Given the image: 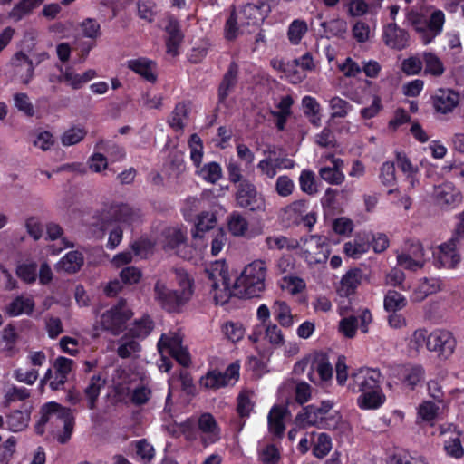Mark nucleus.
<instances>
[{
  "mask_svg": "<svg viewBox=\"0 0 464 464\" xmlns=\"http://www.w3.org/2000/svg\"><path fill=\"white\" fill-rule=\"evenodd\" d=\"M40 415L34 426L38 435H44L47 430L60 444H66L71 440L75 427V417L72 409L50 401L41 407Z\"/></svg>",
  "mask_w": 464,
  "mask_h": 464,
  "instance_id": "1",
  "label": "nucleus"
},
{
  "mask_svg": "<svg viewBox=\"0 0 464 464\" xmlns=\"http://www.w3.org/2000/svg\"><path fill=\"white\" fill-rule=\"evenodd\" d=\"M267 1L256 0V2L248 3L238 14L232 11L225 26L226 38L231 41L236 39L239 33L251 34L250 27H257L270 13Z\"/></svg>",
  "mask_w": 464,
  "mask_h": 464,
  "instance_id": "2",
  "label": "nucleus"
},
{
  "mask_svg": "<svg viewBox=\"0 0 464 464\" xmlns=\"http://www.w3.org/2000/svg\"><path fill=\"white\" fill-rule=\"evenodd\" d=\"M174 272L180 290L169 289L160 281H157L154 285L155 300L162 309L169 313L181 312L182 307L193 295V280L189 278L185 270L176 268Z\"/></svg>",
  "mask_w": 464,
  "mask_h": 464,
  "instance_id": "3",
  "label": "nucleus"
},
{
  "mask_svg": "<svg viewBox=\"0 0 464 464\" xmlns=\"http://www.w3.org/2000/svg\"><path fill=\"white\" fill-rule=\"evenodd\" d=\"M266 273V266L262 260H256L247 265L234 283L235 296L239 298L259 296L265 289Z\"/></svg>",
  "mask_w": 464,
  "mask_h": 464,
  "instance_id": "4",
  "label": "nucleus"
},
{
  "mask_svg": "<svg viewBox=\"0 0 464 464\" xmlns=\"http://www.w3.org/2000/svg\"><path fill=\"white\" fill-rule=\"evenodd\" d=\"M406 19L414 30L420 34L424 44H428L439 35L443 28L445 16L442 11H434L429 19L419 12L411 10Z\"/></svg>",
  "mask_w": 464,
  "mask_h": 464,
  "instance_id": "5",
  "label": "nucleus"
},
{
  "mask_svg": "<svg viewBox=\"0 0 464 464\" xmlns=\"http://www.w3.org/2000/svg\"><path fill=\"white\" fill-rule=\"evenodd\" d=\"M205 274L214 291V300L217 304H225L234 294V286L230 288L228 272L224 262L217 261L205 269Z\"/></svg>",
  "mask_w": 464,
  "mask_h": 464,
  "instance_id": "6",
  "label": "nucleus"
},
{
  "mask_svg": "<svg viewBox=\"0 0 464 464\" xmlns=\"http://www.w3.org/2000/svg\"><path fill=\"white\" fill-rule=\"evenodd\" d=\"M133 316V312L127 305L125 299L105 311L101 316V328L117 336L126 329V323Z\"/></svg>",
  "mask_w": 464,
  "mask_h": 464,
  "instance_id": "7",
  "label": "nucleus"
},
{
  "mask_svg": "<svg viewBox=\"0 0 464 464\" xmlns=\"http://www.w3.org/2000/svg\"><path fill=\"white\" fill-rule=\"evenodd\" d=\"M235 201L239 208L255 213L266 211L265 197L250 180H243L236 186Z\"/></svg>",
  "mask_w": 464,
  "mask_h": 464,
  "instance_id": "8",
  "label": "nucleus"
},
{
  "mask_svg": "<svg viewBox=\"0 0 464 464\" xmlns=\"http://www.w3.org/2000/svg\"><path fill=\"white\" fill-rule=\"evenodd\" d=\"M381 372L375 369L361 368L351 375V382L349 383V390L353 393L362 394L371 390L380 388Z\"/></svg>",
  "mask_w": 464,
  "mask_h": 464,
  "instance_id": "9",
  "label": "nucleus"
},
{
  "mask_svg": "<svg viewBox=\"0 0 464 464\" xmlns=\"http://www.w3.org/2000/svg\"><path fill=\"white\" fill-rule=\"evenodd\" d=\"M334 403L331 401H323L320 405L311 404L305 406L295 417V423L303 428L308 426L319 427L324 415L329 414Z\"/></svg>",
  "mask_w": 464,
  "mask_h": 464,
  "instance_id": "10",
  "label": "nucleus"
},
{
  "mask_svg": "<svg viewBox=\"0 0 464 464\" xmlns=\"http://www.w3.org/2000/svg\"><path fill=\"white\" fill-rule=\"evenodd\" d=\"M455 347L456 340L450 332L437 329L430 333L428 350L436 353L440 359H448Z\"/></svg>",
  "mask_w": 464,
  "mask_h": 464,
  "instance_id": "11",
  "label": "nucleus"
},
{
  "mask_svg": "<svg viewBox=\"0 0 464 464\" xmlns=\"http://www.w3.org/2000/svg\"><path fill=\"white\" fill-rule=\"evenodd\" d=\"M459 237L457 235L454 236L448 242L439 246L436 252H433L437 266L454 268L459 263L460 255L457 250Z\"/></svg>",
  "mask_w": 464,
  "mask_h": 464,
  "instance_id": "12",
  "label": "nucleus"
},
{
  "mask_svg": "<svg viewBox=\"0 0 464 464\" xmlns=\"http://www.w3.org/2000/svg\"><path fill=\"white\" fill-rule=\"evenodd\" d=\"M239 376V365L230 364L224 372L218 371H210L200 379V385L212 390L228 385L232 379H237Z\"/></svg>",
  "mask_w": 464,
  "mask_h": 464,
  "instance_id": "13",
  "label": "nucleus"
},
{
  "mask_svg": "<svg viewBox=\"0 0 464 464\" xmlns=\"http://www.w3.org/2000/svg\"><path fill=\"white\" fill-rule=\"evenodd\" d=\"M164 235L163 247L165 251H174L178 256L184 259L191 257V251L187 244L186 234L181 229L168 228Z\"/></svg>",
  "mask_w": 464,
  "mask_h": 464,
  "instance_id": "14",
  "label": "nucleus"
},
{
  "mask_svg": "<svg viewBox=\"0 0 464 464\" xmlns=\"http://www.w3.org/2000/svg\"><path fill=\"white\" fill-rule=\"evenodd\" d=\"M197 425L200 431L199 440L204 447H208L220 439V429L211 413H202L197 420Z\"/></svg>",
  "mask_w": 464,
  "mask_h": 464,
  "instance_id": "15",
  "label": "nucleus"
},
{
  "mask_svg": "<svg viewBox=\"0 0 464 464\" xmlns=\"http://www.w3.org/2000/svg\"><path fill=\"white\" fill-rule=\"evenodd\" d=\"M302 249L311 264L321 263L327 258L328 246L324 237L310 236L304 240Z\"/></svg>",
  "mask_w": 464,
  "mask_h": 464,
  "instance_id": "16",
  "label": "nucleus"
},
{
  "mask_svg": "<svg viewBox=\"0 0 464 464\" xmlns=\"http://www.w3.org/2000/svg\"><path fill=\"white\" fill-rule=\"evenodd\" d=\"M140 214L128 204H112L105 211L103 220L105 222H118L131 224L138 220Z\"/></svg>",
  "mask_w": 464,
  "mask_h": 464,
  "instance_id": "17",
  "label": "nucleus"
},
{
  "mask_svg": "<svg viewBox=\"0 0 464 464\" xmlns=\"http://www.w3.org/2000/svg\"><path fill=\"white\" fill-rule=\"evenodd\" d=\"M383 39L387 46L402 50L409 45L410 35L406 30L400 28L395 23H392L384 27Z\"/></svg>",
  "mask_w": 464,
  "mask_h": 464,
  "instance_id": "18",
  "label": "nucleus"
},
{
  "mask_svg": "<svg viewBox=\"0 0 464 464\" xmlns=\"http://www.w3.org/2000/svg\"><path fill=\"white\" fill-rule=\"evenodd\" d=\"M238 72L237 63L231 62L218 86V97L219 103H224L228 95L235 90L238 82Z\"/></svg>",
  "mask_w": 464,
  "mask_h": 464,
  "instance_id": "19",
  "label": "nucleus"
},
{
  "mask_svg": "<svg viewBox=\"0 0 464 464\" xmlns=\"http://www.w3.org/2000/svg\"><path fill=\"white\" fill-rule=\"evenodd\" d=\"M459 95L450 89H440L433 98V104L437 111L448 113L459 103Z\"/></svg>",
  "mask_w": 464,
  "mask_h": 464,
  "instance_id": "20",
  "label": "nucleus"
},
{
  "mask_svg": "<svg viewBox=\"0 0 464 464\" xmlns=\"http://www.w3.org/2000/svg\"><path fill=\"white\" fill-rule=\"evenodd\" d=\"M434 198L438 205L441 207L451 206L459 202L460 195L451 183H444L434 188Z\"/></svg>",
  "mask_w": 464,
  "mask_h": 464,
  "instance_id": "21",
  "label": "nucleus"
},
{
  "mask_svg": "<svg viewBox=\"0 0 464 464\" xmlns=\"http://www.w3.org/2000/svg\"><path fill=\"white\" fill-rule=\"evenodd\" d=\"M166 33L168 34L166 40L167 53L176 56L179 53L178 49L183 40V34L176 20L170 19L169 21L166 26Z\"/></svg>",
  "mask_w": 464,
  "mask_h": 464,
  "instance_id": "22",
  "label": "nucleus"
},
{
  "mask_svg": "<svg viewBox=\"0 0 464 464\" xmlns=\"http://www.w3.org/2000/svg\"><path fill=\"white\" fill-rule=\"evenodd\" d=\"M287 410L282 406H274L268 414V429L276 437L284 435L285 426L284 423Z\"/></svg>",
  "mask_w": 464,
  "mask_h": 464,
  "instance_id": "23",
  "label": "nucleus"
},
{
  "mask_svg": "<svg viewBox=\"0 0 464 464\" xmlns=\"http://www.w3.org/2000/svg\"><path fill=\"white\" fill-rule=\"evenodd\" d=\"M128 68L141 75L148 82H154L157 80V76L154 73L155 63L152 61L145 58L130 60L128 62Z\"/></svg>",
  "mask_w": 464,
  "mask_h": 464,
  "instance_id": "24",
  "label": "nucleus"
},
{
  "mask_svg": "<svg viewBox=\"0 0 464 464\" xmlns=\"http://www.w3.org/2000/svg\"><path fill=\"white\" fill-rule=\"evenodd\" d=\"M35 304L30 297L23 295L15 297L5 308L9 316L14 317L25 314L30 315L34 309Z\"/></svg>",
  "mask_w": 464,
  "mask_h": 464,
  "instance_id": "25",
  "label": "nucleus"
},
{
  "mask_svg": "<svg viewBox=\"0 0 464 464\" xmlns=\"http://www.w3.org/2000/svg\"><path fill=\"white\" fill-rule=\"evenodd\" d=\"M362 270L354 268L349 270L341 280V288L339 289L342 296H349L353 294L355 289L361 284Z\"/></svg>",
  "mask_w": 464,
  "mask_h": 464,
  "instance_id": "26",
  "label": "nucleus"
},
{
  "mask_svg": "<svg viewBox=\"0 0 464 464\" xmlns=\"http://www.w3.org/2000/svg\"><path fill=\"white\" fill-rule=\"evenodd\" d=\"M272 312L275 319L282 327L290 328L293 325L295 316L286 302L276 301L272 306Z\"/></svg>",
  "mask_w": 464,
  "mask_h": 464,
  "instance_id": "27",
  "label": "nucleus"
},
{
  "mask_svg": "<svg viewBox=\"0 0 464 464\" xmlns=\"http://www.w3.org/2000/svg\"><path fill=\"white\" fill-rule=\"evenodd\" d=\"M154 329V322L149 314H144L141 318L136 319L128 334L136 339H145Z\"/></svg>",
  "mask_w": 464,
  "mask_h": 464,
  "instance_id": "28",
  "label": "nucleus"
},
{
  "mask_svg": "<svg viewBox=\"0 0 464 464\" xmlns=\"http://www.w3.org/2000/svg\"><path fill=\"white\" fill-rule=\"evenodd\" d=\"M44 0H21L14 5L9 13L10 18L14 22L20 21L23 17L30 14L34 9L39 7Z\"/></svg>",
  "mask_w": 464,
  "mask_h": 464,
  "instance_id": "29",
  "label": "nucleus"
},
{
  "mask_svg": "<svg viewBox=\"0 0 464 464\" xmlns=\"http://www.w3.org/2000/svg\"><path fill=\"white\" fill-rule=\"evenodd\" d=\"M11 64L17 70L16 72H19L20 68L25 66L26 72L24 75H22L23 82L27 84L34 77V65L33 61L29 59V57L24 53L23 52H17L14 54L11 59Z\"/></svg>",
  "mask_w": 464,
  "mask_h": 464,
  "instance_id": "30",
  "label": "nucleus"
},
{
  "mask_svg": "<svg viewBox=\"0 0 464 464\" xmlns=\"http://www.w3.org/2000/svg\"><path fill=\"white\" fill-rule=\"evenodd\" d=\"M105 385V380L99 375H93L87 387L84 389V395L88 400V408L93 410L96 408V402L101 393V390Z\"/></svg>",
  "mask_w": 464,
  "mask_h": 464,
  "instance_id": "31",
  "label": "nucleus"
},
{
  "mask_svg": "<svg viewBox=\"0 0 464 464\" xmlns=\"http://www.w3.org/2000/svg\"><path fill=\"white\" fill-rule=\"evenodd\" d=\"M136 338L126 333L119 340V347L117 349V354L122 359L130 358L132 354L139 353L141 350V346Z\"/></svg>",
  "mask_w": 464,
  "mask_h": 464,
  "instance_id": "32",
  "label": "nucleus"
},
{
  "mask_svg": "<svg viewBox=\"0 0 464 464\" xmlns=\"http://www.w3.org/2000/svg\"><path fill=\"white\" fill-rule=\"evenodd\" d=\"M182 342L183 340L179 334L169 333V334H162L158 342V350L161 354L164 352L170 354L183 347Z\"/></svg>",
  "mask_w": 464,
  "mask_h": 464,
  "instance_id": "33",
  "label": "nucleus"
},
{
  "mask_svg": "<svg viewBox=\"0 0 464 464\" xmlns=\"http://www.w3.org/2000/svg\"><path fill=\"white\" fill-rule=\"evenodd\" d=\"M227 227L233 236L243 237L248 230V221L241 213L233 211L227 217Z\"/></svg>",
  "mask_w": 464,
  "mask_h": 464,
  "instance_id": "34",
  "label": "nucleus"
},
{
  "mask_svg": "<svg viewBox=\"0 0 464 464\" xmlns=\"http://www.w3.org/2000/svg\"><path fill=\"white\" fill-rule=\"evenodd\" d=\"M30 420V411H14L6 419L8 429L14 432L24 430Z\"/></svg>",
  "mask_w": 464,
  "mask_h": 464,
  "instance_id": "35",
  "label": "nucleus"
},
{
  "mask_svg": "<svg viewBox=\"0 0 464 464\" xmlns=\"http://www.w3.org/2000/svg\"><path fill=\"white\" fill-rule=\"evenodd\" d=\"M383 401L384 396L382 390L377 388L362 393L358 398V405L362 409H377L383 403Z\"/></svg>",
  "mask_w": 464,
  "mask_h": 464,
  "instance_id": "36",
  "label": "nucleus"
},
{
  "mask_svg": "<svg viewBox=\"0 0 464 464\" xmlns=\"http://www.w3.org/2000/svg\"><path fill=\"white\" fill-rule=\"evenodd\" d=\"M83 265L82 254L78 251H71L59 262L58 266L67 273L79 271Z\"/></svg>",
  "mask_w": 464,
  "mask_h": 464,
  "instance_id": "37",
  "label": "nucleus"
},
{
  "mask_svg": "<svg viewBox=\"0 0 464 464\" xmlns=\"http://www.w3.org/2000/svg\"><path fill=\"white\" fill-rule=\"evenodd\" d=\"M318 428L339 430L341 433H343L349 430V425L346 421L343 420L339 412H334V414L324 415V418Z\"/></svg>",
  "mask_w": 464,
  "mask_h": 464,
  "instance_id": "38",
  "label": "nucleus"
},
{
  "mask_svg": "<svg viewBox=\"0 0 464 464\" xmlns=\"http://www.w3.org/2000/svg\"><path fill=\"white\" fill-rule=\"evenodd\" d=\"M188 116V110L184 103L176 104L171 115L168 121L169 126L176 131L183 130L185 124L183 120Z\"/></svg>",
  "mask_w": 464,
  "mask_h": 464,
  "instance_id": "39",
  "label": "nucleus"
},
{
  "mask_svg": "<svg viewBox=\"0 0 464 464\" xmlns=\"http://www.w3.org/2000/svg\"><path fill=\"white\" fill-rule=\"evenodd\" d=\"M308 31V26L304 20H294L287 31L288 40L292 44H298Z\"/></svg>",
  "mask_w": 464,
  "mask_h": 464,
  "instance_id": "40",
  "label": "nucleus"
},
{
  "mask_svg": "<svg viewBox=\"0 0 464 464\" xmlns=\"http://www.w3.org/2000/svg\"><path fill=\"white\" fill-rule=\"evenodd\" d=\"M423 61L425 63V73H430L434 76H440L443 74L445 68L440 59L432 53H424Z\"/></svg>",
  "mask_w": 464,
  "mask_h": 464,
  "instance_id": "41",
  "label": "nucleus"
},
{
  "mask_svg": "<svg viewBox=\"0 0 464 464\" xmlns=\"http://www.w3.org/2000/svg\"><path fill=\"white\" fill-rule=\"evenodd\" d=\"M407 304L405 297L394 290H389L384 298V308L388 312H396Z\"/></svg>",
  "mask_w": 464,
  "mask_h": 464,
  "instance_id": "42",
  "label": "nucleus"
},
{
  "mask_svg": "<svg viewBox=\"0 0 464 464\" xmlns=\"http://www.w3.org/2000/svg\"><path fill=\"white\" fill-rule=\"evenodd\" d=\"M321 26L324 29V32L329 34L328 37H343V34L347 31V23L340 18L332 19L327 22H323L321 24Z\"/></svg>",
  "mask_w": 464,
  "mask_h": 464,
  "instance_id": "43",
  "label": "nucleus"
},
{
  "mask_svg": "<svg viewBox=\"0 0 464 464\" xmlns=\"http://www.w3.org/2000/svg\"><path fill=\"white\" fill-rule=\"evenodd\" d=\"M198 173L211 184L217 183L222 178V169L217 162L205 164Z\"/></svg>",
  "mask_w": 464,
  "mask_h": 464,
  "instance_id": "44",
  "label": "nucleus"
},
{
  "mask_svg": "<svg viewBox=\"0 0 464 464\" xmlns=\"http://www.w3.org/2000/svg\"><path fill=\"white\" fill-rule=\"evenodd\" d=\"M299 183L301 190L307 195L314 196L318 192L315 174L312 170H303L299 177Z\"/></svg>",
  "mask_w": 464,
  "mask_h": 464,
  "instance_id": "45",
  "label": "nucleus"
},
{
  "mask_svg": "<svg viewBox=\"0 0 464 464\" xmlns=\"http://www.w3.org/2000/svg\"><path fill=\"white\" fill-rule=\"evenodd\" d=\"M370 248L369 242H362L355 238L344 244V253L353 258H359L362 254L366 253Z\"/></svg>",
  "mask_w": 464,
  "mask_h": 464,
  "instance_id": "46",
  "label": "nucleus"
},
{
  "mask_svg": "<svg viewBox=\"0 0 464 464\" xmlns=\"http://www.w3.org/2000/svg\"><path fill=\"white\" fill-rule=\"evenodd\" d=\"M330 108L333 111L331 118H344L352 109V105L340 97H334L330 100Z\"/></svg>",
  "mask_w": 464,
  "mask_h": 464,
  "instance_id": "47",
  "label": "nucleus"
},
{
  "mask_svg": "<svg viewBox=\"0 0 464 464\" xmlns=\"http://www.w3.org/2000/svg\"><path fill=\"white\" fill-rule=\"evenodd\" d=\"M264 326L266 327L265 337L271 344L282 346L285 343L283 333L277 324L268 322Z\"/></svg>",
  "mask_w": 464,
  "mask_h": 464,
  "instance_id": "48",
  "label": "nucleus"
},
{
  "mask_svg": "<svg viewBox=\"0 0 464 464\" xmlns=\"http://www.w3.org/2000/svg\"><path fill=\"white\" fill-rule=\"evenodd\" d=\"M16 274L20 279L26 283H33L37 276V264L29 263L19 265L16 268Z\"/></svg>",
  "mask_w": 464,
  "mask_h": 464,
  "instance_id": "49",
  "label": "nucleus"
},
{
  "mask_svg": "<svg viewBox=\"0 0 464 464\" xmlns=\"http://www.w3.org/2000/svg\"><path fill=\"white\" fill-rule=\"evenodd\" d=\"M322 179L329 184L340 185L344 180V174L340 169H334L330 167H323L319 170Z\"/></svg>",
  "mask_w": 464,
  "mask_h": 464,
  "instance_id": "50",
  "label": "nucleus"
},
{
  "mask_svg": "<svg viewBox=\"0 0 464 464\" xmlns=\"http://www.w3.org/2000/svg\"><path fill=\"white\" fill-rule=\"evenodd\" d=\"M430 340V333L426 329H417L413 332L411 340L410 347L419 352L421 348L426 346L428 349V342Z\"/></svg>",
  "mask_w": 464,
  "mask_h": 464,
  "instance_id": "51",
  "label": "nucleus"
},
{
  "mask_svg": "<svg viewBox=\"0 0 464 464\" xmlns=\"http://www.w3.org/2000/svg\"><path fill=\"white\" fill-rule=\"evenodd\" d=\"M331 449V438L325 433H321L313 448V453L317 458H324L328 454Z\"/></svg>",
  "mask_w": 464,
  "mask_h": 464,
  "instance_id": "52",
  "label": "nucleus"
},
{
  "mask_svg": "<svg viewBox=\"0 0 464 464\" xmlns=\"http://www.w3.org/2000/svg\"><path fill=\"white\" fill-rule=\"evenodd\" d=\"M14 106L18 111L24 112L26 116L32 117L34 115V105L26 93L19 92L14 96Z\"/></svg>",
  "mask_w": 464,
  "mask_h": 464,
  "instance_id": "53",
  "label": "nucleus"
},
{
  "mask_svg": "<svg viewBox=\"0 0 464 464\" xmlns=\"http://www.w3.org/2000/svg\"><path fill=\"white\" fill-rule=\"evenodd\" d=\"M254 407L248 392H242L237 397V412L241 418L248 417Z\"/></svg>",
  "mask_w": 464,
  "mask_h": 464,
  "instance_id": "54",
  "label": "nucleus"
},
{
  "mask_svg": "<svg viewBox=\"0 0 464 464\" xmlns=\"http://www.w3.org/2000/svg\"><path fill=\"white\" fill-rule=\"evenodd\" d=\"M444 450L446 453L455 459H460L464 456V449L462 447L459 436L450 438L444 442Z\"/></svg>",
  "mask_w": 464,
  "mask_h": 464,
  "instance_id": "55",
  "label": "nucleus"
},
{
  "mask_svg": "<svg viewBox=\"0 0 464 464\" xmlns=\"http://www.w3.org/2000/svg\"><path fill=\"white\" fill-rule=\"evenodd\" d=\"M259 459L263 464H277L280 459L278 449L274 444L266 445L260 450Z\"/></svg>",
  "mask_w": 464,
  "mask_h": 464,
  "instance_id": "56",
  "label": "nucleus"
},
{
  "mask_svg": "<svg viewBox=\"0 0 464 464\" xmlns=\"http://www.w3.org/2000/svg\"><path fill=\"white\" fill-rule=\"evenodd\" d=\"M25 228L28 235L35 241L39 240L44 232V227L39 218L32 216L25 220Z\"/></svg>",
  "mask_w": 464,
  "mask_h": 464,
  "instance_id": "57",
  "label": "nucleus"
},
{
  "mask_svg": "<svg viewBox=\"0 0 464 464\" xmlns=\"http://www.w3.org/2000/svg\"><path fill=\"white\" fill-rule=\"evenodd\" d=\"M275 188L279 196L288 197L293 193L295 189V184L288 176L283 175L277 178Z\"/></svg>",
  "mask_w": 464,
  "mask_h": 464,
  "instance_id": "58",
  "label": "nucleus"
},
{
  "mask_svg": "<svg viewBox=\"0 0 464 464\" xmlns=\"http://www.w3.org/2000/svg\"><path fill=\"white\" fill-rule=\"evenodd\" d=\"M86 130L82 128H72L66 130L62 138L64 146H71L80 142L86 135Z\"/></svg>",
  "mask_w": 464,
  "mask_h": 464,
  "instance_id": "59",
  "label": "nucleus"
},
{
  "mask_svg": "<svg viewBox=\"0 0 464 464\" xmlns=\"http://www.w3.org/2000/svg\"><path fill=\"white\" fill-rule=\"evenodd\" d=\"M380 179L385 186H393L395 184V166L392 162L386 161L382 165Z\"/></svg>",
  "mask_w": 464,
  "mask_h": 464,
  "instance_id": "60",
  "label": "nucleus"
},
{
  "mask_svg": "<svg viewBox=\"0 0 464 464\" xmlns=\"http://www.w3.org/2000/svg\"><path fill=\"white\" fill-rule=\"evenodd\" d=\"M423 368L420 365H416L407 370L403 382L409 387L413 389L423 379Z\"/></svg>",
  "mask_w": 464,
  "mask_h": 464,
  "instance_id": "61",
  "label": "nucleus"
},
{
  "mask_svg": "<svg viewBox=\"0 0 464 464\" xmlns=\"http://www.w3.org/2000/svg\"><path fill=\"white\" fill-rule=\"evenodd\" d=\"M358 327V320L355 316L343 318L339 323L340 332L347 338H353Z\"/></svg>",
  "mask_w": 464,
  "mask_h": 464,
  "instance_id": "62",
  "label": "nucleus"
},
{
  "mask_svg": "<svg viewBox=\"0 0 464 464\" xmlns=\"http://www.w3.org/2000/svg\"><path fill=\"white\" fill-rule=\"evenodd\" d=\"M83 35L91 39H96L101 35V26L92 18H86L81 24Z\"/></svg>",
  "mask_w": 464,
  "mask_h": 464,
  "instance_id": "63",
  "label": "nucleus"
},
{
  "mask_svg": "<svg viewBox=\"0 0 464 464\" xmlns=\"http://www.w3.org/2000/svg\"><path fill=\"white\" fill-rule=\"evenodd\" d=\"M16 439L14 437L8 438L2 445H0V462L7 464L15 451Z\"/></svg>",
  "mask_w": 464,
  "mask_h": 464,
  "instance_id": "64",
  "label": "nucleus"
}]
</instances>
